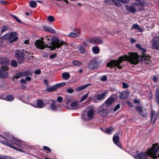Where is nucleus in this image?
I'll return each mask as SVG.
<instances>
[{"mask_svg": "<svg viewBox=\"0 0 159 159\" xmlns=\"http://www.w3.org/2000/svg\"><path fill=\"white\" fill-rule=\"evenodd\" d=\"M136 46L142 51L143 53L142 55H139L137 53L129 52V56L125 55L120 57L118 60H112L108 63L107 66L108 67L112 68V67H117L119 69H121L122 66L120 65V64L123 61H128L131 64L135 65L138 63L139 61L144 60V62L146 64L149 63L151 61L150 57L146 54H145L146 52L145 49L142 48L139 44H136Z\"/></svg>", "mask_w": 159, "mask_h": 159, "instance_id": "obj_1", "label": "nucleus"}, {"mask_svg": "<svg viewBox=\"0 0 159 159\" xmlns=\"http://www.w3.org/2000/svg\"><path fill=\"white\" fill-rule=\"evenodd\" d=\"M0 136L5 139V140H1L0 142L1 143L7 146L12 148L15 150L23 152L24 151L14 146L12 144L16 145L20 147L25 145V143L19 139H16L14 136L9 133L6 132L3 135H0Z\"/></svg>", "mask_w": 159, "mask_h": 159, "instance_id": "obj_2", "label": "nucleus"}, {"mask_svg": "<svg viewBox=\"0 0 159 159\" xmlns=\"http://www.w3.org/2000/svg\"><path fill=\"white\" fill-rule=\"evenodd\" d=\"M159 150V146L158 144H153L151 148L147 152H142L138 154L135 156V158L136 159H148L149 156H150L154 159H156L158 157H159V154L157 156V155Z\"/></svg>", "mask_w": 159, "mask_h": 159, "instance_id": "obj_3", "label": "nucleus"}, {"mask_svg": "<svg viewBox=\"0 0 159 159\" xmlns=\"http://www.w3.org/2000/svg\"><path fill=\"white\" fill-rule=\"evenodd\" d=\"M64 42L59 40L58 38L55 37L52 39V42L48 47L51 50H55L62 46L64 43Z\"/></svg>", "mask_w": 159, "mask_h": 159, "instance_id": "obj_4", "label": "nucleus"}, {"mask_svg": "<svg viewBox=\"0 0 159 159\" xmlns=\"http://www.w3.org/2000/svg\"><path fill=\"white\" fill-rule=\"evenodd\" d=\"M17 34L15 32H12L5 34L2 37L3 39H8L10 43L16 41L18 39V38L16 36Z\"/></svg>", "mask_w": 159, "mask_h": 159, "instance_id": "obj_5", "label": "nucleus"}, {"mask_svg": "<svg viewBox=\"0 0 159 159\" xmlns=\"http://www.w3.org/2000/svg\"><path fill=\"white\" fill-rule=\"evenodd\" d=\"M94 111L93 109H90L86 112H83L82 114V118L86 121L89 120L93 117Z\"/></svg>", "mask_w": 159, "mask_h": 159, "instance_id": "obj_6", "label": "nucleus"}, {"mask_svg": "<svg viewBox=\"0 0 159 159\" xmlns=\"http://www.w3.org/2000/svg\"><path fill=\"white\" fill-rule=\"evenodd\" d=\"M15 55L17 58L18 63L21 64L24 60V53L19 50H17L15 52Z\"/></svg>", "mask_w": 159, "mask_h": 159, "instance_id": "obj_7", "label": "nucleus"}, {"mask_svg": "<svg viewBox=\"0 0 159 159\" xmlns=\"http://www.w3.org/2000/svg\"><path fill=\"white\" fill-rule=\"evenodd\" d=\"M87 41L94 44H102L103 43V40L98 37L89 38L87 39Z\"/></svg>", "mask_w": 159, "mask_h": 159, "instance_id": "obj_8", "label": "nucleus"}, {"mask_svg": "<svg viewBox=\"0 0 159 159\" xmlns=\"http://www.w3.org/2000/svg\"><path fill=\"white\" fill-rule=\"evenodd\" d=\"M135 109L137 111L138 114L141 116L144 117L148 116V114L146 110L144 108H142L140 107L137 106Z\"/></svg>", "mask_w": 159, "mask_h": 159, "instance_id": "obj_9", "label": "nucleus"}, {"mask_svg": "<svg viewBox=\"0 0 159 159\" xmlns=\"http://www.w3.org/2000/svg\"><path fill=\"white\" fill-rule=\"evenodd\" d=\"M107 106L105 104H102L98 110V112L101 116L106 117L107 115V111L106 110Z\"/></svg>", "mask_w": 159, "mask_h": 159, "instance_id": "obj_10", "label": "nucleus"}, {"mask_svg": "<svg viewBox=\"0 0 159 159\" xmlns=\"http://www.w3.org/2000/svg\"><path fill=\"white\" fill-rule=\"evenodd\" d=\"M98 66V62L94 59L91 60L88 64V68L90 70L97 68Z\"/></svg>", "mask_w": 159, "mask_h": 159, "instance_id": "obj_11", "label": "nucleus"}, {"mask_svg": "<svg viewBox=\"0 0 159 159\" xmlns=\"http://www.w3.org/2000/svg\"><path fill=\"white\" fill-rule=\"evenodd\" d=\"M41 39V40L39 39L36 40L35 44L37 48L41 49H44L46 46L44 44V42L43 41V38H42Z\"/></svg>", "mask_w": 159, "mask_h": 159, "instance_id": "obj_12", "label": "nucleus"}, {"mask_svg": "<svg viewBox=\"0 0 159 159\" xmlns=\"http://www.w3.org/2000/svg\"><path fill=\"white\" fill-rule=\"evenodd\" d=\"M152 46L153 48L159 50V40L158 37L156 36L154 37L152 41Z\"/></svg>", "mask_w": 159, "mask_h": 159, "instance_id": "obj_13", "label": "nucleus"}, {"mask_svg": "<svg viewBox=\"0 0 159 159\" xmlns=\"http://www.w3.org/2000/svg\"><path fill=\"white\" fill-rule=\"evenodd\" d=\"M150 116L151 122L154 123L159 117V111L155 113L153 110H152L151 112Z\"/></svg>", "mask_w": 159, "mask_h": 159, "instance_id": "obj_14", "label": "nucleus"}, {"mask_svg": "<svg viewBox=\"0 0 159 159\" xmlns=\"http://www.w3.org/2000/svg\"><path fill=\"white\" fill-rule=\"evenodd\" d=\"M129 93L130 92L128 90L123 91L120 93L119 95V98L120 99L125 98L128 97Z\"/></svg>", "mask_w": 159, "mask_h": 159, "instance_id": "obj_15", "label": "nucleus"}, {"mask_svg": "<svg viewBox=\"0 0 159 159\" xmlns=\"http://www.w3.org/2000/svg\"><path fill=\"white\" fill-rule=\"evenodd\" d=\"M8 76V72L3 68H0V78H5Z\"/></svg>", "mask_w": 159, "mask_h": 159, "instance_id": "obj_16", "label": "nucleus"}, {"mask_svg": "<svg viewBox=\"0 0 159 159\" xmlns=\"http://www.w3.org/2000/svg\"><path fill=\"white\" fill-rule=\"evenodd\" d=\"M113 140L114 143L118 147H120V144L119 141V136L117 134H115L113 137Z\"/></svg>", "mask_w": 159, "mask_h": 159, "instance_id": "obj_17", "label": "nucleus"}, {"mask_svg": "<svg viewBox=\"0 0 159 159\" xmlns=\"http://www.w3.org/2000/svg\"><path fill=\"white\" fill-rule=\"evenodd\" d=\"M31 105L35 107L39 108H43L45 106L43 101L40 99H39L37 101V104Z\"/></svg>", "mask_w": 159, "mask_h": 159, "instance_id": "obj_18", "label": "nucleus"}, {"mask_svg": "<svg viewBox=\"0 0 159 159\" xmlns=\"http://www.w3.org/2000/svg\"><path fill=\"white\" fill-rule=\"evenodd\" d=\"M9 59L6 57H2L0 58V64L2 65V68L5 66L8 63Z\"/></svg>", "mask_w": 159, "mask_h": 159, "instance_id": "obj_19", "label": "nucleus"}, {"mask_svg": "<svg viewBox=\"0 0 159 159\" xmlns=\"http://www.w3.org/2000/svg\"><path fill=\"white\" fill-rule=\"evenodd\" d=\"M80 35V31L79 29L74 30L73 32H71L69 34L70 37H78Z\"/></svg>", "mask_w": 159, "mask_h": 159, "instance_id": "obj_20", "label": "nucleus"}, {"mask_svg": "<svg viewBox=\"0 0 159 159\" xmlns=\"http://www.w3.org/2000/svg\"><path fill=\"white\" fill-rule=\"evenodd\" d=\"M125 9L127 11L133 13H134L136 11L135 8L132 6H128L127 5H125Z\"/></svg>", "mask_w": 159, "mask_h": 159, "instance_id": "obj_21", "label": "nucleus"}, {"mask_svg": "<svg viewBox=\"0 0 159 159\" xmlns=\"http://www.w3.org/2000/svg\"><path fill=\"white\" fill-rule=\"evenodd\" d=\"M134 29L137 30V32H141L143 31L139 27V25L136 24H133L132 27L131 28V30Z\"/></svg>", "mask_w": 159, "mask_h": 159, "instance_id": "obj_22", "label": "nucleus"}, {"mask_svg": "<svg viewBox=\"0 0 159 159\" xmlns=\"http://www.w3.org/2000/svg\"><path fill=\"white\" fill-rule=\"evenodd\" d=\"M52 103L50 104V108L53 111H56L57 109V107L55 104L57 102L56 100H51Z\"/></svg>", "mask_w": 159, "mask_h": 159, "instance_id": "obj_23", "label": "nucleus"}, {"mask_svg": "<svg viewBox=\"0 0 159 159\" xmlns=\"http://www.w3.org/2000/svg\"><path fill=\"white\" fill-rule=\"evenodd\" d=\"M144 2L143 0H135V2L133 4L135 5H139L142 7L144 5Z\"/></svg>", "mask_w": 159, "mask_h": 159, "instance_id": "obj_24", "label": "nucleus"}, {"mask_svg": "<svg viewBox=\"0 0 159 159\" xmlns=\"http://www.w3.org/2000/svg\"><path fill=\"white\" fill-rule=\"evenodd\" d=\"M62 78L65 80H68L70 76V74L68 72H64L62 74Z\"/></svg>", "mask_w": 159, "mask_h": 159, "instance_id": "obj_25", "label": "nucleus"}, {"mask_svg": "<svg viewBox=\"0 0 159 159\" xmlns=\"http://www.w3.org/2000/svg\"><path fill=\"white\" fill-rule=\"evenodd\" d=\"M102 130L107 133L110 134L114 130V128L112 127H110L106 129H102Z\"/></svg>", "mask_w": 159, "mask_h": 159, "instance_id": "obj_26", "label": "nucleus"}, {"mask_svg": "<svg viewBox=\"0 0 159 159\" xmlns=\"http://www.w3.org/2000/svg\"><path fill=\"white\" fill-rule=\"evenodd\" d=\"M79 102L78 101H75L72 102L70 104V107L72 109H75L78 108Z\"/></svg>", "mask_w": 159, "mask_h": 159, "instance_id": "obj_27", "label": "nucleus"}, {"mask_svg": "<svg viewBox=\"0 0 159 159\" xmlns=\"http://www.w3.org/2000/svg\"><path fill=\"white\" fill-rule=\"evenodd\" d=\"M43 28L44 30L46 31L50 32L52 33H55L56 32L55 30L53 29L52 28L49 27L43 26Z\"/></svg>", "mask_w": 159, "mask_h": 159, "instance_id": "obj_28", "label": "nucleus"}, {"mask_svg": "<svg viewBox=\"0 0 159 159\" xmlns=\"http://www.w3.org/2000/svg\"><path fill=\"white\" fill-rule=\"evenodd\" d=\"M106 93V92H102L101 94H98L97 95L96 98L98 100H102L105 98Z\"/></svg>", "mask_w": 159, "mask_h": 159, "instance_id": "obj_29", "label": "nucleus"}, {"mask_svg": "<svg viewBox=\"0 0 159 159\" xmlns=\"http://www.w3.org/2000/svg\"><path fill=\"white\" fill-rule=\"evenodd\" d=\"M91 84H87L84 85H82L81 86L78 87L76 89V91H80L86 88L87 87L91 85Z\"/></svg>", "mask_w": 159, "mask_h": 159, "instance_id": "obj_30", "label": "nucleus"}, {"mask_svg": "<svg viewBox=\"0 0 159 159\" xmlns=\"http://www.w3.org/2000/svg\"><path fill=\"white\" fill-rule=\"evenodd\" d=\"M114 100V98L113 97L111 96L105 102V103L107 105L111 104Z\"/></svg>", "mask_w": 159, "mask_h": 159, "instance_id": "obj_31", "label": "nucleus"}, {"mask_svg": "<svg viewBox=\"0 0 159 159\" xmlns=\"http://www.w3.org/2000/svg\"><path fill=\"white\" fill-rule=\"evenodd\" d=\"M112 4H115L116 6L120 7L121 6V4L120 2V0H111Z\"/></svg>", "mask_w": 159, "mask_h": 159, "instance_id": "obj_32", "label": "nucleus"}, {"mask_svg": "<svg viewBox=\"0 0 159 159\" xmlns=\"http://www.w3.org/2000/svg\"><path fill=\"white\" fill-rule=\"evenodd\" d=\"M93 52L95 54H97L99 52V48L97 46H94L92 48Z\"/></svg>", "mask_w": 159, "mask_h": 159, "instance_id": "obj_33", "label": "nucleus"}, {"mask_svg": "<svg viewBox=\"0 0 159 159\" xmlns=\"http://www.w3.org/2000/svg\"><path fill=\"white\" fill-rule=\"evenodd\" d=\"M14 98V97L10 95L7 96L3 99L5 100L6 101H13Z\"/></svg>", "mask_w": 159, "mask_h": 159, "instance_id": "obj_34", "label": "nucleus"}, {"mask_svg": "<svg viewBox=\"0 0 159 159\" xmlns=\"http://www.w3.org/2000/svg\"><path fill=\"white\" fill-rule=\"evenodd\" d=\"M72 63L75 65L77 66H80L82 65V63L78 60H75L72 61Z\"/></svg>", "mask_w": 159, "mask_h": 159, "instance_id": "obj_35", "label": "nucleus"}, {"mask_svg": "<svg viewBox=\"0 0 159 159\" xmlns=\"http://www.w3.org/2000/svg\"><path fill=\"white\" fill-rule=\"evenodd\" d=\"M21 72L22 76H26L28 75H30L31 74V72L29 71H25Z\"/></svg>", "mask_w": 159, "mask_h": 159, "instance_id": "obj_36", "label": "nucleus"}, {"mask_svg": "<svg viewBox=\"0 0 159 159\" xmlns=\"http://www.w3.org/2000/svg\"><path fill=\"white\" fill-rule=\"evenodd\" d=\"M30 5L31 7L34 8L36 7L37 3L35 1H32L30 2Z\"/></svg>", "mask_w": 159, "mask_h": 159, "instance_id": "obj_37", "label": "nucleus"}, {"mask_svg": "<svg viewBox=\"0 0 159 159\" xmlns=\"http://www.w3.org/2000/svg\"><path fill=\"white\" fill-rule=\"evenodd\" d=\"M79 50L80 52L83 53L85 51L84 48L82 46H80L79 48Z\"/></svg>", "mask_w": 159, "mask_h": 159, "instance_id": "obj_38", "label": "nucleus"}, {"mask_svg": "<svg viewBox=\"0 0 159 159\" xmlns=\"http://www.w3.org/2000/svg\"><path fill=\"white\" fill-rule=\"evenodd\" d=\"M8 29V26L7 25H4L3 26L2 28V33H3L6 31Z\"/></svg>", "mask_w": 159, "mask_h": 159, "instance_id": "obj_39", "label": "nucleus"}, {"mask_svg": "<svg viewBox=\"0 0 159 159\" xmlns=\"http://www.w3.org/2000/svg\"><path fill=\"white\" fill-rule=\"evenodd\" d=\"M11 65L14 67H16L17 66V61L15 60H12L11 62Z\"/></svg>", "mask_w": 159, "mask_h": 159, "instance_id": "obj_40", "label": "nucleus"}, {"mask_svg": "<svg viewBox=\"0 0 159 159\" xmlns=\"http://www.w3.org/2000/svg\"><path fill=\"white\" fill-rule=\"evenodd\" d=\"M11 16L12 17L14 18L17 22H18L20 23H21L22 21L18 18L16 16H15L13 15H11Z\"/></svg>", "mask_w": 159, "mask_h": 159, "instance_id": "obj_41", "label": "nucleus"}, {"mask_svg": "<svg viewBox=\"0 0 159 159\" xmlns=\"http://www.w3.org/2000/svg\"><path fill=\"white\" fill-rule=\"evenodd\" d=\"M88 93L85 94V95H84V96H83L81 98L80 100V102H82L83 101L85 100L86 99L87 97H88Z\"/></svg>", "mask_w": 159, "mask_h": 159, "instance_id": "obj_42", "label": "nucleus"}, {"mask_svg": "<svg viewBox=\"0 0 159 159\" xmlns=\"http://www.w3.org/2000/svg\"><path fill=\"white\" fill-rule=\"evenodd\" d=\"M48 20L50 21L53 22L54 20V18L52 16H49L48 18Z\"/></svg>", "mask_w": 159, "mask_h": 159, "instance_id": "obj_43", "label": "nucleus"}, {"mask_svg": "<svg viewBox=\"0 0 159 159\" xmlns=\"http://www.w3.org/2000/svg\"><path fill=\"white\" fill-rule=\"evenodd\" d=\"M22 76L21 72H20L18 73L17 74H16V75H15L14 76V77L15 78H16V79H18Z\"/></svg>", "mask_w": 159, "mask_h": 159, "instance_id": "obj_44", "label": "nucleus"}, {"mask_svg": "<svg viewBox=\"0 0 159 159\" xmlns=\"http://www.w3.org/2000/svg\"><path fill=\"white\" fill-rule=\"evenodd\" d=\"M57 84L58 88H59L65 86L66 84V83L65 82H62Z\"/></svg>", "mask_w": 159, "mask_h": 159, "instance_id": "obj_45", "label": "nucleus"}, {"mask_svg": "<svg viewBox=\"0 0 159 159\" xmlns=\"http://www.w3.org/2000/svg\"><path fill=\"white\" fill-rule=\"evenodd\" d=\"M129 87V85L123 82L122 87L124 89H126Z\"/></svg>", "mask_w": 159, "mask_h": 159, "instance_id": "obj_46", "label": "nucleus"}, {"mask_svg": "<svg viewBox=\"0 0 159 159\" xmlns=\"http://www.w3.org/2000/svg\"><path fill=\"white\" fill-rule=\"evenodd\" d=\"M120 108V105L119 104H118L116 105L114 109V111H115L119 109Z\"/></svg>", "mask_w": 159, "mask_h": 159, "instance_id": "obj_47", "label": "nucleus"}, {"mask_svg": "<svg viewBox=\"0 0 159 159\" xmlns=\"http://www.w3.org/2000/svg\"><path fill=\"white\" fill-rule=\"evenodd\" d=\"M107 77L106 75H104L103 76L101 79L102 81H104L107 80Z\"/></svg>", "mask_w": 159, "mask_h": 159, "instance_id": "obj_48", "label": "nucleus"}, {"mask_svg": "<svg viewBox=\"0 0 159 159\" xmlns=\"http://www.w3.org/2000/svg\"><path fill=\"white\" fill-rule=\"evenodd\" d=\"M104 2L107 4H112L111 0H104Z\"/></svg>", "mask_w": 159, "mask_h": 159, "instance_id": "obj_49", "label": "nucleus"}, {"mask_svg": "<svg viewBox=\"0 0 159 159\" xmlns=\"http://www.w3.org/2000/svg\"><path fill=\"white\" fill-rule=\"evenodd\" d=\"M43 149L45 150L48 151L49 152H51V149L48 147L44 146L43 147Z\"/></svg>", "mask_w": 159, "mask_h": 159, "instance_id": "obj_50", "label": "nucleus"}, {"mask_svg": "<svg viewBox=\"0 0 159 159\" xmlns=\"http://www.w3.org/2000/svg\"><path fill=\"white\" fill-rule=\"evenodd\" d=\"M9 157L3 155H0V159H7Z\"/></svg>", "mask_w": 159, "mask_h": 159, "instance_id": "obj_51", "label": "nucleus"}, {"mask_svg": "<svg viewBox=\"0 0 159 159\" xmlns=\"http://www.w3.org/2000/svg\"><path fill=\"white\" fill-rule=\"evenodd\" d=\"M74 92L73 89L72 88H69L67 90V92L68 93H71Z\"/></svg>", "mask_w": 159, "mask_h": 159, "instance_id": "obj_52", "label": "nucleus"}, {"mask_svg": "<svg viewBox=\"0 0 159 159\" xmlns=\"http://www.w3.org/2000/svg\"><path fill=\"white\" fill-rule=\"evenodd\" d=\"M47 90L49 92H51L54 90V89L52 87V86L51 87L47 88Z\"/></svg>", "mask_w": 159, "mask_h": 159, "instance_id": "obj_53", "label": "nucleus"}, {"mask_svg": "<svg viewBox=\"0 0 159 159\" xmlns=\"http://www.w3.org/2000/svg\"><path fill=\"white\" fill-rule=\"evenodd\" d=\"M156 102L157 103L159 104V95H155Z\"/></svg>", "mask_w": 159, "mask_h": 159, "instance_id": "obj_54", "label": "nucleus"}, {"mask_svg": "<svg viewBox=\"0 0 159 159\" xmlns=\"http://www.w3.org/2000/svg\"><path fill=\"white\" fill-rule=\"evenodd\" d=\"M71 100V98L70 97H67L66 98V104H68V103L70 102V101Z\"/></svg>", "mask_w": 159, "mask_h": 159, "instance_id": "obj_55", "label": "nucleus"}, {"mask_svg": "<svg viewBox=\"0 0 159 159\" xmlns=\"http://www.w3.org/2000/svg\"><path fill=\"white\" fill-rule=\"evenodd\" d=\"M57 101L60 102H61L63 100L62 98L61 97H57Z\"/></svg>", "mask_w": 159, "mask_h": 159, "instance_id": "obj_56", "label": "nucleus"}, {"mask_svg": "<svg viewBox=\"0 0 159 159\" xmlns=\"http://www.w3.org/2000/svg\"><path fill=\"white\" fill-rule=\"evenodd\" d=\"M41 73V70L39 69L36 70L34 71V73L35 74H39Z\"/></svg>", "mask_w": 159, "mask_h": 159, "instance_id": "obj_57", "label": "nucleus"}, {"mask_svg": "<svg viewBox=\"0 0 159 159\" xmlns=\"http://www.w3.org/2000/svg\"><path fill=\"white\" fill-rule=\"evenodd\" d=\"M129 1V0H120V2H121L123 3H126L128 2Z\"/></svg>", "mask_w": 159, "mask_h": 159, "instance_id": "obj_58", "label": "nucleus"}, {"mask_svg": "<svg viewBox=\"0 0 159 159\" xmlns=\"http://www.w3.org/2000/svg\"><path fill=\"white\" fill-rule=\"evenodd\" d=\"M159 95V87L157 88L156 93H155V95Z\"/></svg>", "mask_w": 159, "mask_h": 159, "instance_id": "obj_59", "label": "nucleus"}, {"mask_svg": "<svg viewBox=\"0 0 159 159\" xmlns=\"http://www.w3.org/2000/svg\"><path fill=\"white\" fill-rule=\"evenodd\" d=\"M20 82L22 84H25L26 83V80L24 79H21L20 80Z\"/></svg>", "mask_w": 159, "mask_h": 159, "instance_id": "obj_60", "label": "nucleus"}, {"mask_svg": "<svg viewBox=\"0 0 159 159\" xmlns=\"http://www.w3.org/2000/svg\"><path fill=\"white\" fill-rule=\"evenodd\" d=\"M56 54H52L50 55V58L51 59H53V58H54V57H56Z\"/></svg>", "mask_w": 159, "mask_h": 159, "instance_id": "obj_61", "label": "nucleus"}, {"mask_svg": "<svg viewBox=\"0 0 159 159\" xmlns=\"http://www.w3.org/2000/svg\"><path fill=\"white\" fill-rule=\"evenodd\" d=\"M52 87L54 90L57 89L58 88L57 84L54 85L53 86H52Z\"/></svg>", "mask_w": 159, "mask_h": 159, "instance_id": "obj_62", "label": "nucleus"}, {"mask_svg": "<svg viewBox=\"0 0 159 159\" xmlns=\"http://www.w3.org/2000/svg\"><path fill=\"white\" fill-rule=\"evenodd\" d=\"M153 80L154 82H157V77L156 76L154 77L153 78Z\"/></svg>", "mask_w": 159, "mask_h": 159, "instance_id": "obj_63", "label": "nucleus"}, {"mask_svg": "<svg viewBox=\"0 0 159 159\" xmlns=\"http://www.w3.org/2000/svg\"><path fill=\"white\" fill-rule=\"evenodd\" d=\"M130 41L132 43H134L135 42L136 40L134 39H130Z\"/></svg>", "mask_w": 159, "mask_h": 159, "instance_id": "obj_64", "label": "nucleus"}]
</instances>
